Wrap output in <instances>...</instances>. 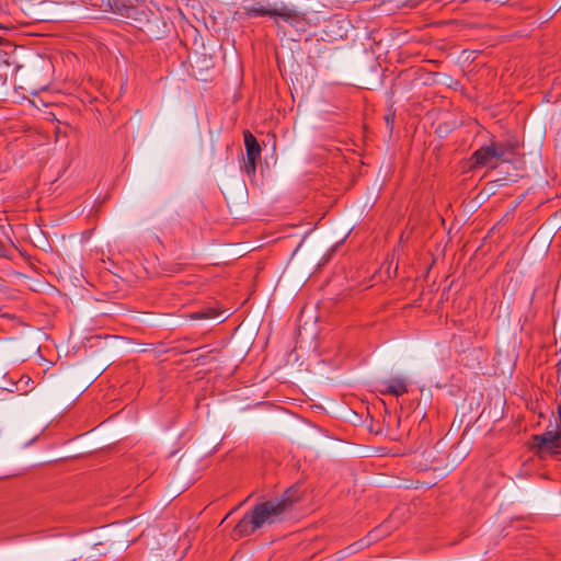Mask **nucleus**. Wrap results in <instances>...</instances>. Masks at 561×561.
<instances>
[{"label": "nucleus", "instance_id": "nucleus-5", "mask_svg": "<svg viewBox=\"0 0 561 561\" xmlns=\"http://www.w3.org/2000/svg\"><path fill=\"white\" fill-rule=\"evenodd\" d=\"M243 138L245 147V161L243 170L249 176H254L256 172V162L261 157V146L259 145L256 138L249 130L243 133Z\"/></svg>", "mask_w": 561, "mask_h": 561}, {"label": "nucleus", "instance_id": "nucleus-2", "mask_svg": "<svg viewBox=\"0 0 561 561\" xmlns=\"http://www.w3.org/2000/svg\"><path fill=\"white\" fill-rule=\"evenodd\" d=\"M300 497L298 488L288 489L282 499L266 501L254 506L250 512L254 526L261 528L277 522L280 516Z\"/></svg>", "mask_w": 561, "mask_h": 561}, {"label": "nucleus", "instance_id": "nucleus-12", "mask_svg": "<svg viewBox=\"0 0 561 561\" xmlns=\"http://www.w3.org/2000/svg\"><path fill=\"white\" fill-rule=\"evenodd\" d=\"M542 172H543V176L541 178V180H542V182H543L545 184H547V183H548V181H547V179H546L547 170H546V168H545V167H542Z\"/></svg>", "mask_w": 561, "mask_h": 561}, {"label": "nucleus", "instance_id": "nucleus-13", "mask_svg": "<svg viewBox=\"0 0 561 561\" xmlns=\"http://www.w3.org/2000/svg\"><path fill=\"white\" fill-rule=\"evenodd\" d=\"M558 416H559V422L561 423V401L558 404Z\"/></svg>", "mask_w": 561, "mask_h": 561}, {"label": "nucleus", "instance_id": "nucleus-14", "mask_svg": "<svg viewBox=\"0 0 561 561\" xmlns=\"http://www.w3.org/2000/svg\"><path fill=\"white\" fill-rule=\"evenodd\" d=\"M537 239V234L533 236L531 239L528 241V245L533 244Z\"/></svg>", "mask_w": 561, "mask_h": 561}, {"label": "nucleus", "instance_id": "nucleus-11", "mask_svg": "<svg viewBox=\"0 0 561 561\" xmlns=\"http://www.w3.org/2000/svg\"><path fill=\"white\" fill-rule=\"evenodd\" d=\"M540 290L542 291V294H543L545 296H548V295H549V286H542V287L540 288Z\"/></svg>", "mask_w": 561, "mask_h": 561}, {"label": "nucleus", "instance_id": "nucleus-4", "mask_svg": "<svg viewBox=\"0 0 561 561\" xmlns=\"http://www.w3.org/2000/svg\"><path fill=\"white\" fill-rule=\"evenodd\" d=\"M533 442V447H536L540 454H558L561 450V423H558L554 432L548 431L542 435H534Z\"/></svg>", "mask_w": 561, "mask_h": 561}, {"label": "nucleus", "instance_id": "nucleus-9", "mask_svg": "<svg viewBox=\"0 0 561 561\" xmlns=\"http://www.w3.org/2000/svg\"><path fill=\"white\" fill-rule=\"evenodd\" d=\"M220 311L215 308H206L201 311H196L190 314L191 320H206V319H215L220 316Z\"/></svg>", "mask_w": 561, "mask_h": 561}, {"label": "nucleus", "instance_id": "nucleus-15", "mask_svg": "<svg viewBox=\"0 0 561 561\" xmlns=\"http://www.w3.org/2000/svg\"><path fill=\"white\" fill-rule=\"evenodd\" d=\"M547 251H548V245H547V244H545V245H543V248H542V252H543V253H547Z\"/></svg>", "mask_w": 561, "mask_h": 561}, {"label": "nucleus", "instance_id": "nucleus-8", "mask_svg": "<svg viewBox=\"0 0 561 561\" xmlns=\"http://www.w3.org/2000/svg\"><path fill=\"white\" fill-rule=\"evenodd\" d=\"M385 392L400 397L408 392V387L402 378H392L383 382Z\"/></svg>", "mask_w": 561, "mask_h": 561}, {"label": "nucleus", "instance_id": "nucleus-7", "mask_svg": "<svg viewBox=\"0 0 561 561\" xmlns=\"http://www.w3.org/2000/svg\"><path fill=\"white\" fill-rule=\"evenodd\" d=\"M259 527L254 526V522L250 513H247L243 518L236 525L232 530V538L239 539L254 533Z\"/></svg>", "mask_w": 561, "mask_h": 561}, {"label": "nucleus", "instance_id": "nucleus-1", "mask_svg": "<svg viewBox=\"0 0 561 561\" xmlns=\"http://www.w3.org/2000/svg\"><path fill=\"white\" fill-rule=\"evenodd\" d=\"M300 497L298 488L288 489L282 499L266 501L254 506L250 512L254 526L261 528L277 522L280 516Z\"/></svg>", "mask_w": 561, "mask_h": 561}, {"label": "nucleus", "instance_id": "nucleus-3", "mask_svg": "<svg viewBox=\"0 0 561 561\" xmlns=\"http://www.w3.org/2000/svg\"><path fill=\"white\" fill-rule=\"evenodd\" d=\"M474 167L495 169L501 163L510 161V150L501 144L483 147L472 154Z\"/></svg>", "mask_w": 561, "mask_h": 561}, {"label": "nucleus", "instance_id": "nucleus-6", "mask_svg": "<svg viewBox=\"0 0 561 561\" xmlns=\"http://www.w3.org/2000/svg\"><path fill=\"white\" fill-rule=\"evenodd\" d=\"M248 14L250 16H265L268 15L271 18H280L282 20L289 22L295 18V12L287 8L280 9H268L265 7H251L248 9Z\"/></svg>", "mask_w": 561, "mask_h": 561}, {"label": "nucleus", "instance_id": "nucleus-10", "mask_svg": "<svg viewBox=\"0 0 561 561\" xmlns=\"http://www.w3.org/2000/svg\"><path fill=\"white\" fill-rule=\"evenodd\" d=\"M536 402H537V403H536V407H535V408H534V407H531L530 409H531L534 412H536V411L538 410V414H539V416H540V417H543V416H545V413H543V411H542L541 405L539 404V399H538V398H536Z\"/></svg>", "mask_w": 561, "mask_h": 561}]
</instances>
